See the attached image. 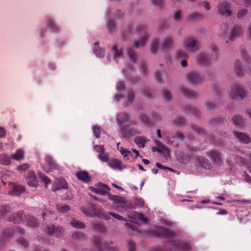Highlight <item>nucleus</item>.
I'll return each instance as SVG.
<instances>
[{"label": "nucleus", "instance_id": "nucleus-35", "mask_svg": "<svg viewBox=\"0 0 251 251\" xmlns=\"http://www.w3.org/2000/svg\"><path fill=\"white\" fill-rule=\"evenodd\" d=\"M17 242L18 245L23 249H26L29 246L28 241L22 236L19 237Z\"/></svg>", "mask_w": 251, "mask_h": 251}, {"label": "nucleus", "instance_id": "nucleus-9", "mask_svg": "<svg viewBox=\"0 0 251 251\" xmlns=\"http://www.w3.org/2000/svg\"><path fill=\"white\" fill-rule=\"evenodd\" d=\"M207 154L209 156L213 161L215 163L221 165L223 164V159L222 153L216 150H211L209 151Z\"/></svg>", "mask_w": 251, "mask_h": 251}, {"label": "nucleus", "instance_id": "nucleus-62", "mask_svg": "<svg viewBox=\"0 0 251 251\" xmlns=\"http://www.w3.org/2000/svg\"><path fill=\"white\" fill-rule=\"evenodd\" d=\"M94 148L99 154L103 153L105 151L103 146L101 145H95Z\"/></svg>", "mask_w": 251, "mask_h": 251}, {"label": "nucleus", "instance_id": "nucleus-58", "mask_svg": "<svg viewBox=\"0 0 251 251\" xmlns=\"http://www.w3.org/2000/svg\"><path fill=\"white\" fill-rule=\"evenodd\" d=\"M247 10L246 9H239L237 13V18L239 19L245 16L247 13Z\"/></svg>", "mask_w": 251, "mask_h": 251}, {"label": "nucleus", "instance_id": "nucleus-14", "mask_svg": "<svg viewBox=\"0 0 251 251\" xmlns=\"http://www.w3.org/2000/svg\"><path fill=\"white\" fill-rule=\"evenodd\" d=\"M9 185L11 189L9 192V194L10 195L19 196L25 191L24 188L21 185L10 182Z\"/></svg>", "mask_w": 251, "mask_h": 251}, {"label": "nucleus", "instance_id": "nucleus-25", "mask_svg": "<svg viewBox=\"0 0 251 251\" xmlns=\"http://www.w3.org/2000/svg\"><path fill=\"white\" fill-rule=\"evenodd\" d=\"M112 216L113 217L115 218V219L120 220V221H124L125 222H126L127 220L124 218L122 216L119 215L118 214L112 212H109L108 213H104L103 219L105 220H109L110 219V216Z\"/></svg>", "mask_w": 251, "mask_h": 251}, {"label": "nucleus", "instance_id": "nucleus-26", "mask_svg": "<svg viewBox=\"0 0 251 251\" xmlns=\"http://www.w3.org/2000/svg\"><path fill=\"white\" fill-rule=\"evenodd\" d=\"M121 161L116 159H113L108 162V165L114 170H122L123 168L121 166Z\"/></svg>", "mask_w": 251, "mask_h": 251}, {"label": "nucleus", "instance_id": "nucleus-20", "mask_svg": "<svg viewBox=\"0 0 251 251\" xmlns=\"http://www.w3.org/2000/svg\"><path fill=\"white\" fill-rule=\"evenodd\" d=\"M176 57L180 61V63H187L188 55L183 50H179L176 52Z\"/></svg>", "mask_w": 251, "mask_h": 251}, {"label": "nucleus", "instance_id": "nucleus-22", "mask_svg": "<svg viewBox=\"0 0 251 251\" xmlns=\"http://www.w3.org/2000/svg\"><path fill=\"white\" fill-rule=\"evenodd\" d=\"M129 119V115L126 112H121L118 113L117 117V121L118 125L121 126H123L122 125L126 122H127Z\"/></svg>", "mask_w": 251, "mask_h": 251}, {"label": "nucleus", "instance_id": "nucleus-3", "mask_svg": "<svg viewBox=\"0 0 251 251\" xmlns=\"http://www.w3.org/2000/svg\"><path fill=\"white\" fill-rule=\"evenodd\" d=\"M25 232V229L20 227H17L16 229L9 228L5 229L0 238V246L9 240L15 234L18 233L20 236H22Z\"/></svg>", "mask_w": 251, "mask_h": 251}, {"label": "nucleus", "instance_id": "nucleus-63", "mask_svg": "<svg viewBox=\"0 0 251 251\" xmlns=\"http://www.w3.org/2000/svg\"><path fill=\"white\" fill-rule=\"evenodd\" d=\"M27 184L31 186L36 187L37 186V180L36 178H31L27 179Z\"/></svg>", "mask_w": 251, "mask_h": 251}, {"label": "nucleus", "instance_id": "nucleus-8", "mask_svg": "<svg viewBox=\"0 0 251 251\" xmlns=\"http://www.w3.org/2000/svg\"><path fill=\"white\" fill-rule=\"evenodd\" d=\"M46 230L48 234L55 236L62 235L64 231L63 228L62 226H55L54 225H48L47 226Z\"/></svg>", "mask_w": 251, "mask_h": 251}, {"label": "nucleus", "instance_id": "nucleus-39", "mask_svg": "<svg viewBox=\"0 0 251 251\" xmlns=\"http://www.w3.org/2000/svg\"><path fill=\"white\" fill-rule=\"evenodd\" d=\"M158 48V40L157 39H153L151 43V50L152 53H156Z\"/></svg>", "mask_w": 251, "mask_h": 251}, {"label": "nucleus", "instance_id": "nucleus-29", "mask_svg": "<svg viewBox=\"0 0 251 251\" xmlns=\"http://www.w3.org/2000/svg\"><path fill=\"white\" fill-rule=\"evenodd\" d=\"M149 141L143 136H137L134 138L135 143L140 148H144L145 143Z\"/></svg>", "mask_w": 251, "mask_h": 251}, {"label": "nucleus", "instance_id": "nucleus-47", "mask_svg": "<svg viewBox=\"0 0 251 251\" xmlns=\"http://www.w3.org/2000/svg\"><path fill=\"white\" fill-rule=\"evenodd\" d=\"M57 210L61 213H65L70 209V207L67 204H58L56 206Z\"/></svg>", "mask_w": 251, "mask_h": 251}, {"label": "nucleus", "instance_id": "nucleus-34", "mask_svg": "<svg viewBox=\"0 0 251 251\" xmlns=\"http://www.w3.org/2000/svg\"><path fill=\"white\" fill-rule=\"evenodd\" d=\"M11 210V207L8 205H0V217H5Z\"/></svg>", "mask_w": 251, "mask_h": 251}, {"label": "nucleus", "instance_id": "nucleus-32", "mask_svg": "<svg viewBox=\"0 0 251 251\" xmlns=\"http://www.w3.org/2000/svg\"><path fill=\"white\" fill-rule=\"evenodd\" d=\"M47 26L52 30L53 32H57L59 31V28L52 19H49L47 21Z\"/></svg>", "mask_w": 251, "mask_h": 251}, {"label": "nucleus", "instance_id": "nucleus-44", "mask_svg": "<svg viewBox=\"0 0 251 251\" xmlns=\"http://www.w3.org/2000/svg\"><path fill=\"white\" fill-rule=\"evenodd\" d=\"M86 236L85 234L80 232H75L72 234V238L75 240H82L85 239Z\"/></svg>", "mask_w": 251, "mask_h": 251}, {"label": "nucleus", "instance_id": "nucleus-6", "mask_svg": "<svg viewBox=\"0 0 251 251\" xmlns=\"http://www.w3.org/2000/svg\"><path fill=\"white\" fill-rule=\"evenodd\" d=\"M217 8L218 12L221 15L231 16L232 15L231 5L226 1L219 2Z\"/></svg>", "mask_w": 251, "mask_h": 251}, {"label": "nucleus", "instance_id": "nucleus-7", "mask_svg": "<svg viewBox=\"0 0 251 251\" xmlns=\"http://www.w3.org/2000/svg\"><path fill=\"white\" fill-rule=\"evenodd\" d=\"M171 246L174 249L181 251H190L191 250L190 245L187 242H181L178 240H171Z\"/></svg>", "mask_w": 251, "mask_h": 251}, {"label": "nucleus", "instance_id": "nucleus-60", "mask_svg": "<svg viewBox=\"0 0 251 251\" xmlns=\"http://www.w3.org/2000/svg\"><path fill=\"white\" fill-rule=\"evenodd\" d=\"M93 131L97 138L100 137V128L97 126H94L93 127Z\"/></svg>", "mask_w": 251, "mask_h": 251}, {"label": "nucleus", "instance_id": "nucleus-30", "mask_svg": "<svg viewBox=\"0 0 251 251\" xmlns=\"http://www.w3.org/2000/svg\"><path fill=\"white\" fill-rule=\"evenodd\" d=\"M198 160L199 164L201 166L206 169L210 168L211 164L208 159L205 158L202 156H199L198 158Z\"/></svg>", "mask_w": 251, "mask_h": 251}, {"label": "nucleus", "instance_id": "nucleus-28", "mask_svg": "<svg viewBox=\"0 0 251 251\" xmlns=\"http://www.w3.org/2000/svg\"><path fill=\"white\" fill-rule=\"evenodd\" d=\"M108 198L109 200H112L116 203L122 204L126 202L125 198L117 195H113L110 194L108 195Z\"/></svg>", "mask_w": 251, "mask_h": 251}, {"label": "nucleus", "instance_id": "nucleus-41", "mask_svg": "<svg viewBox=\"0 0 251 251\" xmlns=\"http://www.w3.org/2000/svg\"><path fill=\"white\" fill-rule=\"evenodd\" d=\"M39 177L45 183L46 187L47 185L51 183V180L44 173L39 172L38 174Z\"/></svg>", "mask_w": 251, "mask_h": 251}, {"label": "nucleus", "instance_id": "nucleus-50", "mask_svg": "<svg viewBox=\"0 0 251 251\" xmlns=\"http://www.w3.org/2000/svg\"><path fill=\"white\" fill-rule=\"evenodd\" d=\"M184 119L182 117H178L173 121V124L176 126H181L184 123Z\"/></svg>", "mask_w": 251, "mask_h": 251}, {"label": "nucleus", "instance_id": "nucleus-45", "mask_svg": "<svg viewBox=\"0 0 251 251\" xmlns=\"http://www.w3.org/2000/svg\"><path fill=\"white\" fill-rule=\"evenodd\" d=\"M235 70L236 74L238 76H241L244 75V70L243 69L242 64H237Z\"/></svg>", "mask_w": 251, "mask_h": 251}, {"label": "nucleus", "instance_id": "nucleus-56", "mask_svg": "<svg viewBox=\"0 0 251 251\" xmlns=\"http://www.w3.org/2000/svg\"><path fill=\"white\" fill-rule=\"evenodd\" d=\"M145 29H146V26L145 25L142 24H139L136 25V27L134 29V31L135 32H140L144 31L145 30Z\"/></svg>", "mask_w": 251, "mask_h": 251}, {"label": "nucleus", "instance_id": "nucleus-21", "mask_svg": "<svg viewBox=\"0 0 251 251\" xmlns=\"http://www.w3.org/2000/svg\"><path fill=\"white\" fill-rule=\"evenodd\" d=\"M180 91L184 96L189 99H195L197 96V93L196 92L187 89L183 86L180 87Z\"/></svg>", "mask_w": 251, "mask_h": 251}, {"label": "nucleus", "instance_id": "nucleus-54", "mask_svg": "<svg viewBox=\"0 0 251 251\" xmlns=\"http://www.w3.org/2000/svg\"><path fill=\"white\" fill-rule=\"evenodd\" d=\"M128 54L131 61L133 62H135L137 55L135 51L131 49H128Z\"/></svg>", "mask_w": 251, "mask_h": 251}, {"label": "nucleus", "instance_id": "nucleus-48", "mask_svg": "<svg viewBox=\"0 0 251 251\" xmlns=\"http://www.w3.org/2000/svg\"><path fill=\"white\" fill-rule=\"evenodd\" d=\"M133 216H134V217H133V218H134L135 219H137L140 220L141 221H142L143 222H144V223H146L148 222L147 219L146 218H145L142 214L134 212Z\"/></svg>", "mask_w": 251, "mask_h": 251}, {"label": "nucleus", "instance_id": "nucleus-17", "mask_svg": "<svg viewBox=\"0 0 251 251\" xmlns=\"http://www.w3.org/2000/svg\"><path fill=\"white\" fill-rule=\"evenodd\" d=\"M242 33V28L238 25H235L231 32L230 36V41H233L236 38L239 37Z\"/></svg>", "mask_w": 251, "mask_h": 251}, {"label": "nucleus", "instance_id": "nucleus-40", "mask_svg": "<svg viewBox=\"0 0 251 251\" xmlns=\"http://www.w3.org/2000/svg\"><path fill=\"white\" fill-rule=\"evenodd\" d=\"M233 124L237 126H241L244 122L243 118L240 115H235L232 118Z\"/></svg>", "mask_w": 251, "mask_h": 251}, {"label": "nucleus", "instance_id": "nucleus-46", "mask_svg": "<svg viewBox=\"0 0 251 251\" xmlns=\"http://www.w3.org/2000/svg\"><path fill=\"white\" fill-rule=\"evenodd\" d=\"M119 144H120L119 143H118L117 144V148H118V150L120 151L121 153L123 155V156L124 157L127 156V155L131 153V151L127 149H126L124 148L123 147L119 148Z\"/></svg>", "mask_w": 251, "mask_h": 251}, {"label": "nucleus", "instance_id": "nucleus-61", "mask_svg": "<svg viewBox=\"0 0 251 251\" xmlns=\"http://www.w3.org/2000/svg\"><path fill=\"white\" fill-rule=\"evenodd\" d=\"M206 107L208 110L214 109L216 107V104L212 101H208L206 103Z\"/></svg>", "mask_w": 251, "mask_h": 251}, {"label": "nucleus", "instance_id": "nucleus-19", "mask_svg": "<svg viewBox=\"0 0 251 251\" xmlns=\"http://www.w3.org/2000/svg\"><path fill=\"white\" fill-rule=\"evenodd\" d=\"M234 135L239 141L244 144H249L251 142V139L248 135L242 132H233Z\"/></svg>", "mask_w": 251, "mask_h": 251}, {"label": "nucleus", "instance_id": "nucleus-18", "mask_svg": "<svg viewBox=\"0 0 251 251\" xmlns=\"http://www.w3.org/2000/svg\"><path fill=\"white\" fill-rule=\"evenodd\" d=\"M150 35L147 32H145L141 38L138 40H135L134 43V46L136 48H140L144 47L147 43L148 39Z\"/></svg>", "mask_w": 251, "mask_h": 251}, {"label": "nucleus", "instance_id": "nucleus-4", "mask_svg": "<svg viewBox=\"0 0 251 251\" xmlns=\"http://www.w3.org/2000/svg\"><path fill=\"white\" fill-rule=\"evenodd\" d=\"M229 94L230 98L233 99L238 98L243 99L246 96L247 93L241 85L235 84L232 86Z\"/></svg>", "mask_w": 251, "mask_h": 251}, {"label": "nucleus", "instance_id": "nucleus-52", "mask_svg": "<svg viewBox=\"0 0 251 251\" xmlns=\"http://www.w3.org/2000/svg\"><path fill=\"white\" fill-rule=\"evenodd\" d=\"M98 158L102 162H108L109 159V155L108 153H105V151L101 154H99Z\"/></svg>", "mask_w": 251, "mask_h": 251}, {"label": "nucleus", "instance_id": "nucleus-2", "mask_svg": "<svg viewBox=\"0 0 251 251\" xmlns=\"http://www.w3.org/2000/svg\"><path fill=\"white\" fill-rule=\"evenodd\" d=\"M183 46L188 52L192 53L199 49L200 44L196 38L189 36L184 39Z\"/></svg>", "mask_w": 251, "mask_h": 251}, {"label": "nucleus", "instance_id": "nucleus-57", "mask_svg": "<svg viewBox=\"0 0 251 251\" xmlns=\"http://www.w3.org/2000/svg\"><path fill=\"white\" fill-rule=\"evenodd\" d=\"M163 97L165 100H170L172 99V95L169 91L164 90L163 93Z\"/></svg>", "mask_w": 251, "mask_h": 251}, {"label": "nucleus", "instance_id": "nucleus-43", "mask_svg": "<svg viewBox=\"0 0 251 251\" xmlns=\"http://www.w3.org/2000/svg\"><path fill=\"white\" fill-rule=\"evenodd\" d=\"M93 226L94 229L96 231H100V232H104L105 231V226L101 223H94L93 224Z\"/></svg>", "mask_w": 251, "mask_h": 251}, {"label": "nucleus", "instance_id": "nucleus-31", "mask_svg": "<svg viewBox=\"0 0 251 251\" xmlns=\"http://www.w3.org/2000/svg\"><path fill=\"white\" fill-rule=\"evenodd\" d=\"M11 158L16 160H21L24 158V151L22 149H18L16 152L11 155Z\"/></svg>", "mask_w": 251, "mask_h": 251}, {"label": "nucleus", "instance_id": "nucleus-53", "mask_svg": "<svg viewBox=\"0 0 251 251\" xmlns=\"http://www.w3.org/2000/svg\"><path fill=\"white\" fill-rule=\"evenodd\" d=\"M93 242L94 244L96 246L98 250L99 251H100L102 249L101 244V239L100 238L96 237L93 239Z\"/></svg>", "mask_w": 251, "mask_h": 251}, {"label": "nucleus", "instance_id": "nucleus-42", "mask_svg": "<svg viewBox=\"0 0 251 251\" xmlns=\"http://www.w3.org/2000/svg\"><path fill=\"white\" fill-rule=\"evenodd\" d=\"M202 17V15L201 14L198 12H194L188 15L187 18L189 20H199L201 19Z\"/></svg>", "mask_w": 251, "mask_h": 251}, {"label": "nucleus", "instance_id": "nucleus-27", "mask_svg": "<svg viewBox=\"0 0 251 251\" xmlns=\"http://www.w3.org/2000/svg\"><path fill=\"white\" fill-rule=\"evenodd\" d=\"M26 225L31 227H34L38 226L39 225V223L38 220L34 217L30 216H27V219H26Z\"/></svg>", "mask_w": 251, "mask_h": 251}, {"label": "nucleus", "instance_id": "nucleus-15", "mask_svg": "<svg viewBox=\"0 0 251 251\" xmlns=\"http://www.w3.org/2000/svg\"><path fill=\"white\" fill-rule=\"evenodd\" d=\"M174 39L172 35H168L165 37L162 41L160 45L162 50H168L173 46Z\"/></svg>", "mask_w": 251, "mask_h": 251}, {"label": "nucleus", "instance_id": "nucleus-64", "mask_svg": "<svg viewBox=\"0 0 251 251\" xmlns=\"http://www.w3.org/2000/svg\"><path fill=\"white\" fill-rule=\"evenodd\" d=\"M181 17V12L177 11L174 15L173 18L175 21H179Z\"/></svg>", "mask_w": 251, "mask_h": 251}, {"label": "nucleus", "instance_id": "nucleus-24", "mask_svg": "<svg viewBox=\"0 0 251 251\" xmlns=\"http://www.w3.org/2000/svg\"><path fill=\"white\" fill-rule=\"evenodd\" d=\"M45 161L49 166L51 171L59 169L58 165L50 156H46L45 157Z\"/></svg>", "mask_w": 251, "mask_h": 251}, {"label": "nucleus", "instance_id": "nucleus-1", "mask_svg": "<svg viewBox=\"0 0 251 251\" xmlns=\"http://www.w3.org/2000/svg\"><path fill=\"white\" fill-rule=\"evenodd\" d=\"M81 210L87 216H95L103 218L105 213L102 210L100 206L92 202L88 203L86 207H81Z\"/></svg>", "mask_w": 251, "mask_h": 251}, {"label": "nucleus", "instance_id": "nucleus-55", "mask_svg": "<svg viewBox=\"0 0 251 251\" xmlns=\"http://www.w3.org/2000/svg\"><path fill=\"white\" fill-rule=\"evenodd\" d=\"M192 128L199 134H204L206 133V131L204 129L201 128L197 126H193Z\"/></svg>", "mask_w": 251, "mask_h": 251}, {"label": "nucleus", "instance_id": "nucleus-51", "mask_svg": "<svg viewBox=\"0 0 251 251\" xmlns=\"http://www.w3.org/2000/svg\"><path fill=\"white\" fill-rule=\"evenodd\" d=\"M29 167V165L27 163H23V164L19 165L17 167V170L20 173H22L28 170Z\"/></svg>", "mask_w": 251, "mask_h": 251}, {"label": "nucleus", "instance_id": "nucleus-10", "mask_svg": "<svg viewBox=\"0 0 251 251\" xmlns=\"http://www.w3.org/2000/svg\"><path fill=\"white\" fill-rule=\"evenodd\" d=\"M113 56L111 58L109 55L107 56L108 61L109 62H118L119 59L123 56V51L121 49H118L117 45H114L111 49Z\"/></svg>", "mask_w": 251, "mask_h": 251}, {"label": "nucleus", "instance_id": "nucleus-33", "mask_svg": "<svg viewBox=\"0 0 251 251\" xmlns=\"http://www.w3.org/2000/svg\"><path fill=\"white\" fill-rule=\"evenodd\" d=\"M11 157L5 153L0 155V163L3 165H8L11 163Z\"/></svg>", "mask_w": 251, "mask_h": 251}, {"label": "nucleus", "instance_id": "nucleus-36", "mask_svg": "<svg viewBox=\"0 0 251 251\" xmlns=\"http://www.w3.org/2000/svg\"><path fill=\"white\" fill-rule=\"evenodd\" d=\"M197 61L198 63H207L209 61V56L206 53H200L198 56Z\"/></svg>", "mask_w": 251, "mask_h": 251}, {"label": "nucleus", "instance_id": "nucleus-16", "mask_svg": "<svg viewBox=\"0 0 251 251\" xmlns=\"http://www.w3.org/2000/svg\"><path fill=\"white\" fill-rule=\"evenodd\" d=\"M78 179L83 181L84 183H88L91 181V176L89 175L88 173L85 171H80L77 172L75 173Z\"/></svg>", "mask_w": 251, "mask_h": 251}, {"label": "nucleus", "instance_id": "nucleus-49", "mask_svg": "<svg viewBox=\"0 0 251 251\" xmlns=\"http://www.w3.org/2000/svg\"><path fill=\"white\" fill-rule=\"evenodd\" d=\"M140 121L145 125H149L150 124V120L146 115L141 114L139 115Z\"/></svg>", "mask_w": 251, "mask_h": 251}, {"label": "nucleus", "instance_id": "nucleus-13", "mask_svg": "<svg viewBox=\"0 0 251 251\" xmlns=\"http://www.w3.org/2000/svg\"><path fill=\"white\" fill-rule=\"evenodd\" d=\"M155 231L158 236L169 239H171L175 235L174 232L166 228L159 227L156 229Z\"/></svg>", "mask_w": 251, "mask_h": 251}, {"label": "nucleus", "instance_id": "nucleus-12", "mask_svg": "<svg viewBox=\"0 0 251 251\" xmlns=\"http://www.w3.org/2000/svg\"><path fill=\"white\" fill-rule=\"evenodd\" d=\"M187 80L194 85H199L203 81V78L199 74L195 73H191L187 76Z\"/></svg>", "mask_w": 251, "mask_h": 251}, {"label": "nucleus", "instance_id": "nucleus-37", "mask_svg": "<svg viewBox=\"0 0 251 251\" xmlns=\"http://www.w3.org/2000/svg\"><path fill=\"white\" fill-rule=\"evenodd\" d=\"M71 225L73 227L78 229H82L85 227V225L83 223L75 219L71 221Z\"/></svg>", "mask_w": 251, "mask_h": 251}, {"label": "nucleus", "instance_id": "nucleus-59", "mask_svg": "<svg viewBox=\"0 0 251 251\" xmlns=\"http://www.w3.org/2000/svg\"><path fill=\"white\" fill-rule=\"evenodd\" d=\"M135 205L138 207H142L144 205V201L142 199L137 198L134 202Z\"/></svg>", "mask_w": 251, "mask_h": 251}, {"label": "nucleus", "instance_id": "nucleus-38", "mask_svg": "<svg viewBox=\"0 0 251 251\" xmlns=\"http://www.w3.org/2000/svg\"><path fill=\"white\" fill-rule=\"evenodd\" d=\"M99 191L100 192V195H106L110 190L109 187L104 184L100 183L99 185Z\"/></svg>", "mask_w": 251, "mask_h": 251}, {"label": "nucleus", "instance_id": "nucleus-5", "mask_svg": "<svg viewBox=\"0 0 251 251\" xmlns=\"http://www.w3.org/2000/svg\"><path fill=\"white\" fill-rule=\"evenodd\" d=\"M27 216L23 210H20L14 213L11 216H9L7 218V221L15 224H20L24 223L26 221Z\"/></svg>", "mask_w": 251, "mask_h": 251}, {"label": "nucleus", "instance_id": "nucleus-23", "mask_svg": "<svg viewBox=\"0 0 251 251\" xmlns=\"http://www.w3.org/2000/svg\"><path fill=\"white\" fill-rule=\"evenodd\" d=\"M93 52L96 56L99 58H103L104 56L105 50L99 46V43L96 42L94 44Z\"/></svg>", "mask_w": 251, "mask_h": 251}, {"label": "nucleus", "instance_id": "nucleus-11", "mask_svg": "<svg viewBox=\"0 0 251 251\" xmlns=\"http://www.w3.org/2000/svg\"><path fill=\"white\" fill-rule=\"evenodd\" d=\"M120 133L124 138H128L130 136H133L139 133L138 130L134 127L129 128L128 127L122 126L120 128Z\"/></svg>", "mask_w": 251, "mask_h": 251}]
</instances>
